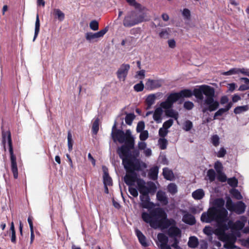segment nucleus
Here are the masks:
<instances>
[{
  "instance_id": "nucleus-57",
  "label": "nucleus",
  "mask_w": 249,
  "mask_h": 249,
  "mask_svg": "<svg viewBox=\"0 0 249 249\" xmlns=\"http://www.w3.org/2000/svg\"><path fill=\"white\" fill-rule=\"evenodd\" d=\"M182 15L185 19H190L191 18L190 11L188 9L185 8L182 12Z\"/></svg>"
},
{
  "instance_id": "nucleus-18",
  "label": "nucleus",
  "mask_w": 249,
  "mask_h": 249,
  "mask_svg": "<svg viewBox=\"0 0 249 249\" xmlns=\"http://www.w3.org/2000/svg\"><path fill=\"white\" fill-rule=\"evenodd\" d=\"M51 14L53 16L54 18L58 19L60 22L63 21L65 19V14L58 8L53 9L51 12Z\"/></svg>"
},
{
  "instance_id": "nucleus-48",
  "label": "nucleus",
  "mask_w": 249,
  "mask_h": 249,
  "mask_svg": "<svg viewBox=\"0 0 249 249\" xmlns=\"http://www.w3.org/2000/svg\"><path fill=\"white\" fill-rule=\"evenodd\" d=\"M245 226V224L243 222L240 220H237L234 224V229L235 230H241Z\"/></svg>"
},
{
  "instance_id": "nucleus-59",
  "label": "nucleus",
  "mask_w": 249,
  "mask_h": 249,
  "mask_svg": "<svg viewBox=\"0 0 249 249\" xmlns=\"http://www.w3.org/2000/svg\"><path fill=\"white\" fill-rule=\"evenodd\" d=\"M217 174V179L218 180L222 182H225L227 180V177L224 173L222 172Z\"/></svg>"
},
{
  "instance_id": "nucleus-27",
  "label": "nucleus",
  "mask_w": 249,
  "mask_h": 249,
  "mask_svg": "<svg viewBox=\"0 0 249 249\" xmlns=\"http://www.w3.org/2000/svg\"><path fill=\"white\" fill-rule=\"evenodd\" d=\"M204 195V192L201 189H197L192 193V197L196 200L201 199Z\"/></svg>"
},
{
  "instance_id": "nucleus-8",
  "label": "nucleus",
  "mask_w": 249,
  "mask_h": 249,
  "mask_svg": "<svg viewBox=\"0 0 249 249\" xmlns=\"http://www.w3.org/2000/svg\"><path fill=\"white\" fill-rule=\"evenodd\" d=\"M2 130V142L4 145H5L6 140L8 141V144L9 146V151L10 155H14V150L12 144V140L11 137V134L10 130L4 131L3 130V126L1 127Z\"/></svg>"
},
{
  "instance_id": "nucleus-51",
  "label": "nucleus",
  "mask_w": 249,
  "mask_h": 249,
  "mask_svg": "<svg viewBox=\"0 0 249 249\" xmlns=\"http://www.w3.org/2000/svg\"><path fill=\"white\" fill-rule=\"evenodd\" d=\"M214 168L216 170L217 173H220V172H222L223 166L222 163L219 161H217L216 162H215L214 165Z\"/></svg>"
},
{
  "instance_id": "nucleus-1",
  "label": "nucleus",
  "mask_w": 249,
  "mask_h": 249,
  "mask_svg": "<svg viewBox=\"0 0 249 249\" xmlns=\"http://www.w3.org/2000/svg\"><path fill=\"white\" fill-rule=\"evenodd\" d=\"M111 137L114 142L117 141L124 144L118 147L117 153L122 160V164H125L124 161H129L132 165L138 164L139 167L145 168L146 164L138 159L139 156V150L134 148L135 139L131 134L130 130L127 129L125 132L117 128V122L115 121L112 128Z\"/></svg>"
},
{
  "instance_id": "nucleus-4",
  "label": "nucleus",
  "mask_w": 249,
  "mask_h": 249,
  "mask_svg": "<svg viewBox=\"0 0 249 249\" xmlns=\"http://www.w3.org/2000/svg\"><path fill=\"white\" fill-rule=\"evenodd\" d=\"M148 211V213L142 212L141 218L144 222L149 224L151 228L154 229L158 228L166 229L169 227L170 221L163 209L155 208L149 209Z\"/></svg>"
},
{
  "instance_id": "nucleus-61",
  "label": "nucleus",
  "mask_w": 249,
  "mask_h": 249,
  "mask_svg": "<svg viewBox=\"0 0 249 249\" xmlns=\"http://www.w3.org/2000/svg\"><path fill=\"white\" fill-rule=\"evenodd\" d=\"M131 186H129L128 187V191L130 194L133 196L134 197H137L138 196V192L137 190L133 187H130Z\"/></svg>"
},
{
  "instance_id": "nucleus-28",
  "label": "nucleus",
  "mask_w": 249,
  "mask_h": 249,
  "mask_svg": "<svg viewBox=\"0 0 249 249\" xmlns=\"http://www.w3.org/2000/svg\"><path fill=\"white\" fill-rule=\"evenodd\" d=\"M162 108L161 107H160L157 108L153 114V119L158 123H159L161 120V116L163 112Z\"/></svg>"
},
{
  "instance_id": "nucleus-50",
  "label": "nucleus",
  "mask_w": 249,
  "mask_h": 249,
  "mask_svg": "<svg viewBox=\"0 0 249 249\" xmlns=\"http://www.w3.org/2000/svg\"><path fill=\"white\" fill-rule=\"evenodd\" d=\"M90 28L93 31H97L99 29V23L96 20H93L89 23Z\"/></svg>"
},
{
  "instance_id": "nucleus-21",
  "label": "nucleus",
  "mask_w": 249,
  "mask_h": 249,
  "mask_svg": "<svg viewBox=\"0 0 249 249\" xmlns=\"http://www.w3.org/2000/svg\"><path fill=\"white\" fill-rule=\"evenodd\" d=\"M168 233L170 237L176 238L180 235L181 231L177 227H171L169 229Z\"/></svg>"
},
{
  "instance_id": "nucleus-16",
  "label": "nucleus",
  "mask_w": 249,
  "mask_h": 249,
  "mask_svg": "<svg viewBox=\"0 0 249 249\" xmlns=\"http://www.w3.org/2000/svg\"><path fill=\"white\" fill-rule=\"evenodd\" d=\"M227 222H224L223 223V224H224L226 226V229H224V228L223 229L220 227H218L216 229V232L217 234H222L225 232V231L229 230V229H231L232 230L234 229V223L232 221H231V220L228 221L227 224Z\"/></svg>"
},
{
  "instance_id": "nucleus-39",
  "label": "nucleus",
  "mask_w": 249,
  "mask_h": 249,
  "mask_svg": "<svg viewBox=\"0 0 249 249\" xmlns=\"http://www.w3.org/2000/svg\"><path fill=\"white\" fill-rule=\"evenodd\" d=\"M207 176L208 177L210 182H213L215 180L216 174L215 171L213 169L208 170L207 173Z\"/></svg>"
},
{
  "instance_id": "nucleus-19",
  "label": "nucleus",
  "mask_w": 249,
  "mask_h": 249,
  "mask_svg": "<svg viewBox=\"0 0 249 249\" xmlns=\"http://www.w3.org/2000/svg\"><path fill=\"white\" fill-rule=\"evenodd\" d=\"M246 208V206L243 201H238L235 203L232 212H235L237 214H241L245 212Z\"/></svg>"
},
{
  "instance_id": "nucleus-13",
  "label": "nucleus",
  "mask_w": 249,
  "mask_h": 249,
  "mask_svg": "<svg viewBox=\"0 0 249 249\" xmlns=\"http://www.w3.org/2000/svg\"><path fill=\"white\" fill-rule=\"evenodd\" d=\"M10 156L11 171L13 173L14 178L17 179L18 178V169L17 167L16 157L15 154Z\"/></svg>"
},
{
  "instance_id": "nucleus-20",
  "label": "nucleus",
  "mask_w": 249,
  "mask_h": 249,
  "mask_svg": "<svg viewBox=\"0 0 249 249\" xmlns=\"http://www.w3.org/2000/svg\"><path fill=\"white\" fill-rule=\"evenodd\" d=\"M182 221L190 225H193L196 223L195 216L189 213H186L183 215Z\"/></svg>"
},
{
  "instance_id": "nucleus-53",
  "label": "nucleus",
  "mask_w": 249,
  "mask_h": 249,
  "mask_svg": "<svg viewBox=\"0 0 249 249\" xmlns=\"http://www.w3.org/2000/svg\"><path fill=\"white\" fill-rule=\"evenodd\" d=\"M145 127V124L144 122L140 121L137 125L136 131L138 133L144 131V128Z\"/></svg>"
},
{
  "instance_id": "nucleus-62",
  "label": "nucleus",
  "mask_w": 249,
  "mask_h": 249,
  "mask_svg": "<svg viewBox=\"0 0 249 249\" xmlns=\"http://www.w3.org/2000/svg\"><path fill=\"white\" fill-rule=\"evenodd\" d=\"M183 106H184V107L185 109H186L187 110H191L193 108L194 105L193 103L191 101H186L184 103Z\"/></svg>"
},
{
  "instance_id": "nucleus-3",
  "label": "nucleus",
  "mask_w": 249,
  "mask_h": 249,
  "mask_svg": "<svg viewBox=\"0 0 249 249\" xmlns=\"http://www.w3.org/2000/svg\"><path fill=\"white\" fill-rule=\"evenodd\" d=\"M198 100H203V94L206 97L201 105L203 113L213 112L216 110L219 107V102L214 98L215 91L213 88L208 85H201L198 89H195L192 91Z\"/></svg>"
},
{
  "instance_id": "nucleus-40",
  "label": "nucleus",
  "mask_w": 249,
  "mask_h": 249,
  "mask_svg": "<svg viewBox=\"0 0 249 249\" xmlns=\"http://www.w3.org/2000/svg\"><path fill=\"white\" fill-rule=\"evenodd\" d=\"M86 39L91 42L92 40H95V41H98V39L96 38V35L95 33L92 32H88L86 34L85 36Z\"/></svg>"
},
{
  "instance_id": "nucleus-36",
  "label": "nucleus",
  "mask_w": 249,
  "mask_h": 249,
  "mask_svg": "<svg viewBox=\"0 0 249 249\" xmlns=\"http://www.w3.org/2000/svg\"><path fill=\"white\" fill-rule=\"evenodd\" d=\"M99 120L98 118H97L95 120L94 122L92 124V132L93 134H97L99 131Z\"/></svg>"
},
{
  "instance_id": "nucleus-30",
  "label": "nucleus",
  "mask_w": 249,
  "mask_h": 249,
  "mask_svg": "<svg viewBox=\"0 0 249 249\" xmlns=\"http://www.w3.org/2000/svg\"><path fill=\"white\" fill-rule=\"evenodd\" d=\"M40 31V21L39 18V16L37 14L36 17V20L35 22V34L33 38V41L35 40Z\"/></svg>"
},
{
  "instance_id": "nucleus-11",
  "label": "nucleus",
  "mask_w": 249,
  "mask_h": 249,
  "mask_svg": "<svg viewBox=\"0 0 249 249\" xmlns=\"http://www.w3.org/2000/svg\"><path fill=\"white\" fill-rule=\"evenodd\" d=\"M162 81L160 79H147L145 83L146 88L148 90H153L161 87Z\"/></svg>"
},
{
  "instance_id": "nucleus-56",
  "label": "nucleus",
  "mask_w": 249,
  "mask_h": 249,
  "mask_svg": "<svg viewBox=\"0 0 249 249\" xmlns=\"http://www.w3.org/2000/svg\"><path fill=\"white\" fill-rule=\"evenodd\" d=\"M212 142L215 146H217L219 144V138L217 135L213 136L212 137Z\"/></svg>"
},
{
  "instance_id": "nucleus-24",
  "label": "nucleus",
  "mask_w": 249,
  "mask_h": 249,
  "mask_svg": "<svg viewBox=\"0 0 249 249\" xmlns=\"http://www.w3.org/2000/svg\"><path fill=\"white\" fill-rule=\"evenodd\" d=\"M180 99L190 98L192 96V91L190 89H184L178 92Z\"/></svg>"
},
{
  "instance_id": "nucleus-9",
  "label": "nucleus",
  "mask_w": 249,
  "mask_h": 249,
  "mask_svg": "<svg viewBox=\"0 0 249 249\" xmlns=\"http://www.w3.org/2000/svg\"><path fill=\"white\" fill-rule=\"evenodd\" d=\"M130 69V65L128 64H123L118 70L116 74L120 80L124 81Z\"/></svg>"
},
{
  "instance_id": "nucleus-29",
  "label": "nucleus",
  "mask_w": 249,
  "mask_h": 249,
  "mask_svg": "<svg viewBox=\"0 0 249 249\" xmlns=\"http://www.w3.org/2000/svg\"><path fill=\"white\" fill-rule=\"evenodd\" d=\"M198 240L196 236H191L189 238L188 245L191 248H196L198 245Z\"/></svg>"
},
{
  "instance_id": "nucleus-42",
  "label": "nucleus",
  "mask_w": 249,
  "mask_h": 249,
  "mask_svg": "<svg viewBox=\"0 0 249 249\" xmlns=\"http://www.w3.org/2000/svg\"><path fill=\"white\" fill-rule=\"evenodd\" d=\"M126 1L130 6L134 7L135 9L139 10L142 9L141 4L137 2L135 0H126Z\"/></svg>"
},
{
  "instance_id": "nucleus-52",
  "label": "nucleus",
  "mask_w": 249,
  "mask_h": 249,
  "mask_svg": "<svg viewBox=\"0 0 249 249\" xmlns=\"http://www.w3.org/2000/svg\"><path fill=\"white\" fill-rule=\"evenodd\" d=\"M134 89L137 92H140L143 90L144 89V85L142 81H141L139 83L136 84L134 86Z\"/></svg>"
},
{
  "instance_id": "nucleus-37",
  "label": "nucleus",
  "mask_w": 249,
  "mask_h": 249,
  "mask_svg": "<svg viewBox=\"0 0 249 249\" xmlns=\"http://www.w3.org/2000/svg\"><path fill=\"white\" fill-rule=\"evenodd\" d=\"M158 143L160 145V147L161 150H164L166 149L168 144L167 140L164 138H160L158 140Z\"/></svg>"
},
{
  "instance_id": "nucleus-15",
  "label": "nucleus",
  "mask_w": 249,
  "mask_h": 249,
  "mask_svg": "<svg viewBox=\"0 0 249 249\" xmlns=\"http://www.w3.org/2000/svg\"><path fill=\"white\" fill-rule=\"evenodd\" d=\"M103 183L104 186H112V180L111 178L109 176L108 169L105 167H103Z\"/></svg>"
},
{
  "instance_id": "nucleus-55",
  "label": "nucleus",
  "mask_w": 249,
  "mask_h": 249,
  "mask_svg": "<svg viewBox=\"0 0 249 249\" xmlns=\"http://www.w3.org/2000/svg\"><path fill=\"white\" fill-rule=\"evenodd\" d=\"M193 127V123L189 120L186 121L184 123V129L186 131H190Z\"/></svg>"
},
{
  "instance_id": "nucleus-60",
  "label": "nucleus",
  "mask_w": 249,
  "mask_h": 249,
  "mask_svg": "<svg viewBox=\"0 0 249 249\" xmlns=\"http://www.w3.org/2000/svg\"><path fill=\"white\" fill-rule=\"evenodd\" d=\"M173 121L172 119H169L166 121H165L163 124L162 128H165L167 130L169 128H170L172 125L173 124Z\"/></svg>"
},
{
  "instance_id": "nucleus-7",
  "label": "nucleus",
  "mask_w": 249,
  "mask_h": 249,
  "mask_svg": "<svg viewBox=\"0 0 249 249\" xmlns=\"http://www.w3.org/2000/svg\"><path fill=\"white\" fill-rule=\"evenodd\" d=\"M179 99H180L178 92L171 93L168 96L165 101L160 103V106L164 109L171 108L174 103Z\"/></svg>"
},
{
  "instance_id": "nucleus-63",
  "label": "nucleus",
  "mask_w": 249,
  "mask_h": 249,
  "mask_svg": "<svg viewBox=\"0 0 249 249\" xmlns=\"http://www.w3.org/2000/svg\"><path fill=\"white\" fill-rule=\"evenodd\" d=\"M168 131L163 128H160L159 131V135L162 138H164L167 134Z\"/></svg>"
},
{
  "instance_id": "nucleus-22",
  "label": "nucleus",
  "mask_w": 249,
  "mask_h": 249,
  "mask_svg": "<svg viewBox=\"0 0 249 249\" xmlns=\"http://www.w3.org/2000/svg\"><path fill=\"white\" fill-rule=\"evenodd\" d=\"M135 232L141 245L144 247L148 246V245L146 242V237L138 229L136 230Z\"/></svg>"
},
{
  "instance_id": "nucleus-2",
  "label": "nucleus",
  "mask_w": 249,
  "mask_h": 249,
  "mask_svg": "<svg viewBox=\"0 0 249 249\" xmlns=\"http://www.w3.org/2000/svg\"><path fill=\"white\" fill-rule=\"evenodd\" d=\"M213 206L210 207L207 213H203L201 216V221L207 223L215 221L217 228L220 227L226 229L224 222L229 220L228 212L224 208L225 201L222 198H216L213 201Z\"/></svg>"
},
{
  "instance_id": "nucleus-14",
  "label": "nucleus",
  "mask_w": 249,
  "mask_h": 249,
  "mask_svg": "<svg viewBox=\"0 0 249 249\" xmlns=\"http://www.w3.org/2000/svg\"><path fill=\"white\" fill-rule=\"evenodd\" d=\"M140 199L142 201L141 206L143 208L148 209V210L153 206V203L150 201V198L148 195L140 196Z\"/></svg>"
},
{
  "instance_id": "nucleus-25",
  "label": "nucleus",
  "mask_w": 249,
  "mask_h": 249,
  "mask_svg": "<svg viewBox=\"0 0 249 249\" xmlns=\"http://www.w3.org/2000/svg\"><path fill=\"white\" fill-rule=\"evenodd\" d=\"M132 15L135 20H138L139 23H141L144 21L145 16L143 13H142L141 12L139 11H131V12Z\"/></svg>"
},
{
  "instance_id": "nucleus-10",
  "label": "nucleus",
  "mask_w": 249,
  "mask_h": 249,
  "mask_svg": "<svg viewBox=\"0 0 249 249\" xmlns=\"http://www.w3.org/2000/svg\"><path fill=\"white\" fill-rule=\"evenodd\" d=\"M157 238V245L160 247V249H171L170 246L168 245V238L164 233H159Z\"/></svg>"
},
{
  "instance_id": "nucleus-54",
  "label": "nucleus",
  "mask_w": 249,
  "mask_h": 249,
  "mask_svg": "<svg viewBox=\"0 0 249 249\" xmlns=\"http://www.w3.org/2000/svg\"><path fill=\"white\" fill-rule=\"evenodd\" d=\"M140 133H141L140 135V139L141 141H145L148 138L149 134L147 130H144L142 132H140Z\"/></svg>"
},
{
  "instance_id": "nucleus-33",
  "label": "nucleus",
  "mask_w": 249,
  "mask_h": 249,
  "mask_svg": "<svg viewBox=\"0 0 249 249\" xmlns=\"http://www.w3.org/2000/svg\"><path fill=\"white\" fill-rule=\"evenodd\" d=\"M165 114L167 117L173 118L177 120L178 116V114L177 112L174 110L173 109H166Z\"/></svg>"
},
{
  "instance_id": "nucleus-38",
  "label": "nucleus",
  "mask_w": 249,
  "mask_h": 249,
  "mask_svg": "<svg viewBox=\"0 0 249 249\" xmlns=\"http://www.w3.org/2000/svg\"><path fill=\"white\" fill-rule=\"evenodd\" d=\"M230 193L233 197L238 200H240L242 198V196L240 192L236 189H232L230 191Z\"/></svg>"
},
{
  "instance_id": "nucleus-43",
  "label": "nucleus",
  "mask_w": 249,
  "mask_h": 249,
  "mask_svg": "<svg viewBox=\"0 0 249 249\" xmlns=\"http://www.w3.org/2000/svg\"><path fill=\"white\" fill-rule=\"evenodd\" d=\"M167 188L168 192L172 195H175L178 191L177 186L175 183H170Z\"/></svg>"
},
{
  "instance_id": "nucleus-64",
  "label": "nucleus",
  "mask_w": 249,
  "mask_h": 249,
  "mask_svg": "<svg viewBox=\"0 0 249 249\" xmlns=\"http://www.w3.org/2000/svg\"><path fill=\"white\" fill-rule=\"evenodd\" d=\"M203 232L208 236L211 235L213 233L212 228L210 226H206L203 229Z\"/></svg>"
},
{
  "instance_id": "nucleus-45",
  "label": "nucleus",
  "mask_w": 249,
  "mask_h": 249,
  "mask_svg": "<svg viewBox=\"0 0 249 249\" xmlns=\"http://www.w3.org/2000/svg\"><path fill=\"white\" fill-rule=\"evenodd\" d=\"M57 235L58 237V239H59L60 240L63 241L67 237L68 233L65 230H63L62 231H57Z\"/></svg>"
},
{
  "instance_id": "nucleus-23",
  "label": "nucleus",
  "mask_w": 249,
  "mask_h": 249,
  "mask_svg": "<svg viewBox=\"0 0 249 249\" xmlns=\"http://www.w3.org/2000/svg\"><path fill=\"white\" fill-rule=\"evenodd\" d=\"M157 199L164 205H166L168 203V198L164 192H158L157 193Z\"/></svg>"
},
{
  "instance_id": "nucleus-32",
  "label": "nucleus",
  "mask_w": 249,
  "mask_h": 249,
  "mask_svg": "<svg viewBox=\"0 0 249 249\" xmlns=\"http://www.w3.org/2000/svg\"><path fill=\"white\" fill-rule=\"evenodd\" d=\"M249 109V107L248 105H245L243 106H238L236 107L234 109V113L235 114H239L247 111Z\"/></svg>"
},
{
  "instance_id": "nucleus-34",
  "label": "nucleus",
  "mask_w": 249,
  "mask_h": 249,
  "mask_svg": "<svg viewBox=\"0 0 249 249\" xmlns=\"http://www.w3.org/2000/svg\"><path fill=\"white\" fill-rule=\"evenodd\" d=\"M156 99V96L154 94H150L148 96L145 100V102L147 105V108H150L151 106L154 104Z\"/></svg>"
},
{
  "instance_id": "nucleus-5",
  "label": "nucleus",
  "mask_w": 249,
  "mask_h": 249,
  "mask_svg": "<svg viewBox=\"0 0 249 249\" xmlns=\"http://www.w3.org/2000/svg\"><path fill=\"white\" fill-rule=\"evenodd\" d=\"M124 162L125 164H123V165L126 171V174L124 177V181L126 185L132 186L134 185L137 179V174L136 171H142L143 168L139 167L138 164L132 165L129 161Z\"/></svg>"
},
{
  "instance_id": "nucleus-58",
  "label": "nucleus",
  "mask_w": 249,
  "mask_h": 249,
  "mask_svg": "<svg viewBox=\"0 0 249 249\" xmlns=\"http://www.w3.org/2000/svg\"><path fill=\"white\" fill-rule=\"evenodd\" d=\"M239 73V69L238 68H232L229 71H226L224 73L225 75H230L234 74H237Z\"/></svg>"
},
{
  "instance_id": "nucleus-26",
  "label": "nucleus",
  "mask_w": 249,
  "mask_h": 249,
  "mask_svg": "<svg viewBox=\"0 0 249 249\" xmlns=\"http://www.w3.org/2000/svg\"><path fill=\"white\" fill-rule=\"evenodd\" d=\"M159 173V168L158 166H154L150 169L148 173L149 178L152 180H156L158 178V175Z\"/></svg>"
},
{
  "instance_id": "nucleus-12",
  "label": "nucleus",
  "mask_w": 249,
  "mask_h": 249,
  "mask_svg": "<svg viewBox=\"0 0 249 249\" xmlns=\"http://www.w3.org/2000/svg\"><path fill=\"white\" fill-rule=\"evenodd\" d=\"M131 13H128L123 20V25L125 27H130L139 24V20H135Z\"/></svg>"
},
{
  "instance_id": "nucleus-49",
  "label": "nucleus",
  "mask_w": 249,
  "mask_h": 249,
  "mask_svg": "<svg viewBox=\"0 0 249 249\" xmlns=\"http://www.w3.org/2000/svg\"><path fill=\"white\" fill-rule=\"evenodd\" d=\"M73 142L72 139V135L70 131L68 133V149L70 151L72 149Z\"/></svg>"
},
{
  "instance_id": "nucleus-44",
  "label": "nucleus",
  "mask_w": 249,
  "mask_h": 249,
  "mask_svg": "<svg viewBox=\"0 0 249 249\" xmlns=\"http://www.w3.org/2000/svg\"><path fill=\"white\" fill-rule=\"evenodd\" d=\"M135 117V116L133 113L127 114L125 118V122L126 124L128 125H131Z\"/></svg>"
},
{
  "instance_id": "nucleus-41",
  "label": "nucleus",
  "mask_w": 249,
  "mask_h": 249,
  "mask_svg": "<svg viewBox=\"0 0 249 249\" xmlns=\"http://www.w3.org/2000/svg\"><path fill=\"white\" fill-rule=\"evenodd\" d=\"M10 231H11V242L13 243H16V231L15 230L14 224L13 222L11 224Z\"/></svg>"
},
{
  "instance_id": "nucleus-35",
  "label": "nucleus",
  "mask_w": 249,
  "mask_h": 249,
  "mask_svg": "<svg viewBox=\"0 0 249 249\" xmlns=\"http://www.w3.org/2000/svg\"><path fill=\"white\" fill-rule=\"evenodd\" d=\"M235 204L233 203L232 200L229 196L227 197L226 207L228 210L231 212H232L234 209Z\"/></svg>"
},
{
  "instance_id": "nucleus-6",
  "label": "nucleus",
  "mask_w": 249,
  "mask_h": 249,
  "mask_svg": "<svg viewBox=\"0 0 249 249\" xmlns=\"http://www.w3.org/2000/svg\"><path fill=\"white\" fill-rule=\"evenodd\" d=\"M147 184V186L145 185V182L143 180L138 181V190L141 196H147L150 193H154L156 191L157 187L154 182L150 181Z\"/></svg>"
},
{
  "instance_id": "nucleus-47",
  "label": "nucleus",
  "mask_w": 249,
  "mask_h": 249,
  "mask_svg": "<svg viewBox=\"0 0 249 249\" xmlns=\"http://www.w3.org/2000/svg\"><path fill=\"white\" fill-rule=\"evenodd\" d=\"M228 184L232 187H236L238 185V180L235 177L230 178L228 179Z\"/></svg>"
},
{
  "instance_id": "nucleus-46",
  "label": "nucleus",
  "mask_w": 249,
  "mask_h": 249,
  "mask_svg": "<svg viewBox=\"0 0 249 249\" xmlns=\"http://www.w3.org/2000/svg\"><path fill=\"white\" fill-rule=\"evenodd\" d=\"M108 27L107 26L103 29L100 30V31L95 33L97 39H98L99 38L103 37L104 36L108 31Z\"/></svg>"
},
{
  "instance_id": "nucleus-31",
  "label": "nucleus",
  "mask_w": 249,
  "mask_h": 249,
  "mask_svg": "<svg viewBox=\"0 0 249 249\" xmlns=\"http://www.w3.org/2000/svg\"><path fill=\"white\" fill-rule=\"evenodd\" d=\"M162 174L164 178L167 180H171L173 177L172 171L166 167L163 169Z\"/></svg>"
},
{
  "instance_id": "nucleus-17",
  "label": "nucleus",
  "mask_w": 249,
  "mask_h": 249,
  "mask_svg": "<svg viewBox=\"0 0 249 249\" xmlns=\"http://www.w3.org/2000/svg\"><path fill=\"white\" fill-rule=\"evenodd\" d=\"M233 105L232 102H230L224 108H219L214 114L213 120L217 119L218 117L221 116L223 114L228 112Z\"/></svg>"
}]
</instances>
